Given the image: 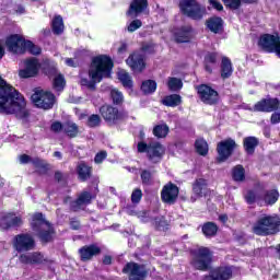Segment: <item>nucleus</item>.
<instances>
[{"label":"nucleus","mask_w":280,"mask_h":280,"mask_svg":"<svg viewBox=\"0 0 280 280\" xmlns=\"http://www.w3.org/2000/svg\"><path fill=\"white\" fill-rule=\"evenodd\" d=\"M190 266L199 272H209L203 280H231L233 279L232 266H219L213 268V250L206 246L190 250Z\"/></svg>","instance_id":"nucleus-1"},{"label":"nucleus","mask_w":280,"mask_h":280,"mask_svg":"<svg viewBox=\"0 0 280 280\" xmlns=\"http://www.w3.org/2000/svg\"><path fill=\"white\" fill-rule=\"evenodd\" d=\"M114 67L115 62L108 55H97L93 57L88 70L90 80L82 78L80 84L88 89V91H97V84H100L102 80L112 78Z\"/></svg>","instance_id":"nucleus-2"},{"label":"nucleus","mask_w":280,"mask_h":280,"mask_svg":"<svg viewBox=\"0 0 280 280\" xmlns=\"http://www.w3.org/2000/svg\"><path fill=\"white\" fill-rule=\"evenodd\" d=\"M255 235L268 237V235H277L280 233L279 214H266L259 218L253 226Z\"/></svg>","instance_id":"nucleus-3"},{"label":"nucleus","mask_w":280,"mask_h":280,"mask_svg":"<svg viewBox=\"0 0 280 280\" xmlns=\"http://www.w3.org/2000/svg\"><path fill=\"white\" fill-rule=\"evenodd\" d=\"M137 151L139 154H147L148 161L150 163H161L163 161V156H165V147L162 145L161 142H145L140 141L137 144Z\"/></svg>","instance_id":"nucleus-4"},{"label":"nucleus","mask_w":280,"mask_h":280,"mask_svg":"<svg viewBox=\"0 0 280 280\" xmlns=\"http://www.w3.org/2000/svg\"><path fill=\"white\" fill-rule=\"evenodd\" d=\"M178 8L182 14L191 21H202L207 14V8L200 4L198 0H180Z\"/></svg>","instance_id":"nucleus-5"},{"label":"nucleus","mask_w":280,"mask_h":280,"mask_svg":"<svg viewBox=\"0 0 280 280\" xmlns=\"http://www.w3.org/2000/svg\"><path fill=\"white\" fill-rule=\"evenodd\" d=\"M258 47L266 54H276L278 58H280V36L279 33L270 34L265 33L261 34L258 38Z\"/></svg>","instance_id":"nucleus-6"},{"label":"nucleus","mask_w":280,"mask_h":280,"mask_svg":"<svg viewBox=\"0 0 280 280\" xmlns=\"http://www.w3.org/2000/svg\"><path fill=\"white\" fill-rule=\"evenodd\" d=\"M121 272L127 275L128 280H147L150 269L144 264L129 261L124 266Z\"/></svg>","instance_id":"nucleus-7"},{"label":"nucleus","mask_w":280,"mask_h":280,"mask_svg":"<svg viewBox=\"0 0 280 280\" xmlns=\"http://www.w3.org/2000/svg\"><path fill=\"white\" fill-rule=\"evenodd\" d=\"M98 113L107 126H117L124 121V112L110 104H104L100 107Z\"/></svg>","instance_id":"nucleus-8"},{"label":"nucleus","mask_w":280,"mask_h":280,"mask_svg":"<svg viewBox=\"0 0 280 280\" xmlns=\"http://www.w3.org/2000/svg\"><path fill=\"white\" fill-rule=\"evenodd\" d=\"M197 95H199L200 102L208 106H217L220 104V93L209 84H199L196 86Z\"/></svg>","instance_id":"nucleus-9"},{"label":"nucleus","mask_w":280,"mask_h":280,"mask_svg":"<svg viewBox=\"0 0 280 280\" xmlns=\"http://www.w3.org/2000/svg\"><path fill=\"white\" fill-rule=\"evenodd\" d=\"M31 100L37 108H43V110H51L54 104H56V95L45 90H36L35 93L32 94Z\"/></svg>","instance_id":"nucleus-10"},{"label":"nucleus","mask_w":280,"mask_h":280,"mask_svg":"<svg viewBox=\"0 0 280 280\" xmlns=\"http://www.w3.org/2000/svg\"><path fill=\"white\" fill-rule=\"evenodd\" d=\"M237 150V142L233 138L221 140L217 143V163H225L229 161L233 153Z\"/></svg>","instance_id":"nucleus-11"},{"label":"nucleus","mask_w":280,"mask_h":280,"mask_svg":"<svg viewBox=\"0 0 280 280\" xmlns=\"http://www.w3.org/2000/svg\"><path fill=\"white\" fill-rule=\"evenodd\" d=\"M13 248L16 253H30L36 248V240L30 233L16 234L12 240Z\"/></svg>","instance_id":"nucleus-12"},{"label":"nucleus","mask_w":280,"mask_h":280,"mask_svg":"<svg viewBox=\"0 0 280 280\" xmlns=\"http://www.w3.org/2000/svg\"><path fill=\"white\" fill-rule=\"evenodd\" d=\"M23 226V218L18 217L14 212H4L0 215V231L19 230Z\"/></svg>","instance_id":"nucleus-13"},{"label":"nucleus","mask_w":280,"mask_h":280,"mask_svg":"<svg viewBox=\"0 0 280 280\" xmlns=\"http://www.w3.org/2000/svg\"><path fill=\"white\" fill-rule=\"evenodd\" d=\"M254 113H277L280 110V101L278 97L267 96L255 103Z\"/></svg>","instance_id":"nucleus-14"},{"label":"nucleus","mask_w":280,"mask_h":280,"mask_svg":"<svg viewBox=\"0 0 280 280\" xmlns=\"http://www.w3.org/2000/svg\"><path fill=\"white\" fill-rule=\"evenodd\" d=\"M126 63L133 73H143L145 71V56L139 51H133L126 59Z\"/></svg>","instance_id":"nucleus-15"},{"label":"nucleus","mask_w":280,"mask_h":280,"mask_svg":"<svg viewBox=\"0 0 280 280\" xmlns=\"http://www.w3.org/2000/svg\"><path fill=\"white\" fill-rule=\"evenodd\" d=\"M178 194H180L178 186L170 182L164 185L161 190V200L165 202V205H175L176 200H178Z\"/></svg>","instance_id":"nucleus-16"},{"label":"nucleus","mask_w":280,"mask_h":280,"mask_svg":"<svg viewBox=\"0 0 280 280\" xmlns=\"http://www.w3.org/2000/svg\"><path fill=\"white\" fill-rule=\"evenodd\" d=\"M80 261H93L94 257L102 255V247L97 246L96 244L84 245L78 250Z\"/></svg>","instance_id":"nucleus-17"},{"label":"nucleus","mask_w":280,"mask_h":280,"mask_svg":"<svg viewBox=\"0 0 280 280\" xmlns=\"http://www.w3.org/2000/svg\"><path fill=\"white\" fill-rule=\"evenodd\" d=\"M5 43L9 51H12V54H23L27 39L19 34H13L7 38Z\"/></svg>","instance_id":"nucleus-18"},{"label":"nucleus","mask_w":280,"mask_h":280,"mask_svg":"<svg viewBox=\"0 0 280 280\" xmlns=\"http://www.w3.org/2000/svg\"><path fill=\"white\" fill-rule=\"evenodd\" d=\"M19 261L25 266H40L43 264H47V259H45V256L40 252L21 254L19 256Z\"/></svg>","instance_id":"nucleus-19"},{"label":"nucleus","mask_w":280,"mask_h":280,"mask_svg":"<svg viewBox=\"0 0 280 280\" xmlns=\"http://www.w3.org/2000/svg\"><path fill=\"white\" fill-rule=\"evenodd\" d=\"M47 229H40L36 233L37 240H39L42 246H47V244H54L56 241V229L50 223V225H46Z\"/></svg>","instance_id":"nucleus-20"},{"label":"nucleus","mask_w":280,"mask_h":280,"mask_svg":"<svg viewBox=\"0 0 280 280\" xmlns=\"http://www.w3.org/2000/svg\"><path fill=\"white\" fill-rule=\"evenodd\" d=\"M148 0H131L126 14L132 19H137V16H141L148 10Z\"/></svg>","instance_id":"nucleus-21"},{"label":"nucleus","mask_w":280,"mask_h":280,"mask_svg":"<svg viewBox=\"0 0 280 280\" xmlns=\"http://www.w3.org/2000/svg\"><path fill=\"white\" fill-rule=\"evenodd\" d=\"M218 65H220V55L218 51H208L203 57V69L206 73L211 75L213 69H218Z\"/></svg>","instance_id":"nucleus-22"},{"label":"nucleus","mask_w":280,"mask_h":280,"mask_svg":"<svg viewBox=\"0 0 280 280\" xmlns=\"http://www.w3.org/2000/svg\"><path fill=\"white\" fill-rule=\"evenodd\" d=\"M92 200L93 196L91 195V192L82 191L75 200H72L70 202V211H73V213H78V211H81L84 205H91Z\"/></svg>","instance_id":"nucleus-23"},{"label":"nucleus","mask_w":280,"mask_h":280,"mask_svg":"<svg viewBox=\"0 0 280 280\" xmlns=\"http://www.w3.org/2000/svg\"><path fill=\"white\" fill-rule=\"evenodd\" d=\"M38 59L36 58H30L25 61V69L20 70V78H35V75H38Z\"/></svg>","instance_id":"nucleus-24"},{"label":"nucleus","mask_w":280,"mask_h":280,"mask_svg":"<svg viewBox=\"0 0 280 280\" xmlns=\"http://www.w3.org/2000/svg\"><path fill=\"white\" fill-rule=\"evenodd\" d=\"M194 32V27L189 25H184L175 30L174 32V40L177 44L190 43L191 42V33Z\"/></svg>","instance_id":"nucleus-25"},{"label":"nucleus","mask_w":280,"mask_h":280,"mask_svg":"<svg viewBox=\"0 0 280 280\" xmlns=\"http://www.w3.org/2000/svg\"><path fill=\"white\" fill-rule=\"evenodd\" d=\"M192 194L196 198H205L209 196V182L205 178H197L192 183Z\"/></svg>","instance_id":"nucleus-26"},{"label":"nucleus","mask_w":280,"mask_h":280,"mask_svg":"<svg viewBox=\"0 0 280 280\" xmlns=\"http://www.w3.org/2000/svg\"><path fill=\"white\" fill-rule=\"evenodd\" d=\"M51 222L47 221L43 212H35L32 214L30 220V226L34 233L40 231L43 226H50Z\"/></svg>","instance_id":"nucleus-27"},{"label":"nucleus","mask_w":280,"mask_h":280,"mask_svg":"<svg viewBox=\"0 0 280 280\" xmlns=\"http://www.w3.org/2000/svg\"><path fill=\"white\" fill-rule=\"evenodd\" d=\"M206 27L212 34H222L224 32V20L218 15L211 16L206 21Z\"/></svg>","instance_id":"nucleus-28"},{"label":"nucleus","mask_w":280,"mask_h":280,"mask_svg":"<svg viewBox=\"0 0 280 280\" xmlns=\"http://www.w3.org/2000/svg\"><path fill=\"white\" fill-rule=\"evenodd\" d=\"M280 194L279 189L277 188H271L267 189L262 192V196L259 198L262 200L265 207H275L277 202H279Z\"/></svg>","instance_id":"nucleus-29"},{"label":"nucleus","mask_w":280,"mask_h":280,"mask_svg":"<svg viewBox=\"0 0 280 280\" xmlns=\"http://www.w3.org/2000/svg\"><path fill=\"white\" fill-rule=\"evenodd\" d=\"M77 174L81 183H86L93 176V166H90L86 162H80L77 166Z\"/></svg>","instance_id":"nucleus-30"},{"label":"nucleus","mask_w":280,"mask_h":280,"mask_svg":"<svg viewBox=\"0 0 280 280\" xmlns=\"http://www.w3.org/2000/svg\"><path fill=\"white\" fill-rule=\"evenodd\" d=\"M33 166L35 167V173L38 174V176H47L51 170V164L40 158H34Z\"/></svg>","instance_id":"nucleus-31"},{"label":"nucleus","mask_w":280,"mask_h":280,"mask_svg":"<svg viewBox=\"0 0 280 280\" xmlns=\"http://www.w3.org/2000/svg\"><path fill=\"white\" fill-rule=\"evenodd\" d=\"M259 145V139L255 136H248L243 139V148L248 156H253L255 154V150Z\"/></svg>","instance_id":"nucleus-32"},{"label":"nucleus","mask_w":280,"mask_h":280,"mask_svg":"<svg viewBox=\"0 0 280 280\" xmlns=\"http://www.w3.org/2000/svg\"><path fill=\"white\" fill-rule=\"evenodd\" d=\"M218 231H220V228L218 226V223L213 221H207L201 225L202 235L207 238L215 237Z\"/></svg>","instance_id":"nucleus-33"},{"label":"nucleus","mask_w":280,"mask_h":280,"mask_svg":"<svg viewBox=\"0 0 280 280\" xmlns=\"http://www.w3.org/2000/svg\"><path fill=\"white\" fill-rule=\"evenodd\" d=\"M161 103L168 108H176V106L183 104V96H180V94H170L164 96Z\"/></svg>","instance_id":"nucleus-34"},{"label":"nucleus","mask_w":280,"mask_h":280,"mask_svg":"<svg viewBox=\"0 0 280 280\" xmlns=\"http://www.w3.org/2000/svg\"><path fill=\"white\" fill-rule=\"evenodd\" d=\"M63 133L66 137H69V139H75L80 135V127L78 124L67 120L63 122Z\"/></svg>","instance_id":"nucleus-35"},{"label":"nucleus","mask_w":280,"mask_h":280,"mask_svg":"<svg viewBox=\"0 0 280 280\" xmlns=\"http://www.w3.org/2000/svg\"><path fill=\"white\" fill-rule=\"evenodd\" d=\"M233 75V63L229 57H223L221 61V78L222 80H229Z\"/></svg>","instance_id":"nucleus-36"},{"label":"nucleus","mask_w":280,"mask_h":280,"mask_svg":"<svg viewBox=\"0 0 280 280\" xmlns=\"http://www.w3.org/2000/svg\"><path fill=\"white\" fill-rule=\"evenodd\" d=\"M232 180L234 183H244L246 180V168L244 165L237 164L232 168Z\"/></svg>","instance_id":"nucleus-37"},{"label":"nucleus","mask_w":280,"mask_h":280,"mask_svg":"<svg viewBox=\"0 0 280 280\" xmlns=\"http://www.w3.org/2000/svg\"><path fill=\"white\" fill-rule=\"evenodd\" d=\"M23 54H31V56H40L43 54V48H40V46L34 44V42L26 39V42H24V52Z\"/></svg>","instance_id":"nucleus-38"},{"label":"nucleus","mask_w":280,"mask_h":280,"mask_svg":"<svg viewBox=\"0 0 280 280\" xmlns=\"http://www.w3.org/2000/svg\"><path fill=\"white\" fill-rule=\"evenodd\" d=\"M195 150L199 156H207L209 154V143L203 138H199L195 141Z\"/></svg>","instance_id":"nucleus-39"},{"label":"nucleus","mask_w":280,"mask_h":280,"mask_svg":"<svg viewBox=\"0 0 280 280\" xmlns=\"http://www.w3.org/2000/svg\"><path fill=\"white\" fill-rule=\"evenodd\" d=\"M51 30H52V34H56L57 36H60V34L65 32V22L62 20V15H56L52 19Z\"/></svg>","instance_id":"nucleus-40"},{"label":"nucleus","mask_w":280,"mask_h":280,"mask_svg":"<svg viewBox=\"0 0 280 280\" xmlns=\"http://www.w3.org/2000/svg\"><path fill=\"white\" fill-rule=\"evenodd\" d=\"M156 81L149 79L142 82L140 89L144 95H152V93H156Z\"/></svg>","instance_id":"nucleus-41"},{"label":"nucleus","mask_w":280,"mask_h":280,"mask_svg":"<svg viewBox=\"0 0 280 280\" xmlns=\"http://www.w3.org/2000/svg\"><path fill=\"white\" fill-rule=\"evenodd\" d=\"M118 80L122 84L124 89H127L128 91H132V89H135V82L132 81V77H130V73H119Z\"/></svg>","instance_id":"nucleus-42"},{"label":"nucleus","mask_w":280,"mask_h":280,"mask_svg":"<svg viewBox=\"0 0 280 280\" xmlns=\"http://www.w3.org/2000/svg\"><path fill=\"white\" fill-rule=\"evenodd\" d=\"M66 86H67V80H65V75H62L61 73L57 74L52 80V89L57 93H62Z\"/></svg>","instance_id":"nucleus-43"},{"label":"nucleus","mask_w":280,"mask_h":280,"mask_svg":"<svg viewBox=\"0 0 280 280\" xmlns=\"http://www.w3.org/2000/svg\"><path fill=\"white\" fill-rule=\"evenodd\" d=\"M153 135L156 137V139H165V137L170 135V126L166 124L154 126Z\"/></svg>","instance_id":"nucleus-44"},{"label":"nucleus","mask_w":280,"mask_h":280,"mask_svg":"<svg viewBox=\"0 0 280 280\" xmlns=\"http://www.w3.org/2000/svg\"><path fill=\"white\" fill-rule=\"evenodd\" d=\"M167 88L173 92L180 91V89H183V80L176 77H170Z\"/></svg>","instance_id":"nucleus-45"},{"label":"nucleus","mask_w":280,"mask_h":280,"mask_svg":"<svg viewBox=\"0 0 280 280\" xmlns=\"http://www.w3.org/2000/svg\"><path fill=\"white\" fill-rule=\"evenodd\" d=\"M110 100L114 106H121L124 104V93L119 92L117 89L110 91Z\"/></svg>","instance_id":"nucleus-46"},{"label":"nucleus","mask_w":280,"mask_h":280,"mask_svg":"<svg viewBox=\"0 0 280 280\" xmlns=\"http://www.w3.org/2000/svg\"><path fill=\"white\" fill-rule=\"evenodd\" d=\"M140 178L144 187H150V185L154 183V177L152 176V172H150L149 170H142L140 173Z\"/></svg>","instance_id":"nucleus-47"},{"label":"nucleus","mask_w":280,"mask_h":280,"mask_svg":"<svg viewBox=\"0 0 280 280\" xmlns=\"http://www.w3.org/2000/svg\"><path fill=\"white\" fill-rule=\"evenodd\" d=\"M102 126V117L97 114H92L89 116L88 121H86V127L88 128H97Z\"/></svg>","instance_id":"nucleus-48"},{"label":"nucleus","mask_w":280,"mask_h":280,"mask_svg":"<svg viewBox=\"0 0 280 280\" xmlns=\"http://www.w3.org/2000/svg\"><path fill=\"white\" fill-rule=\"evenodd\" d=\"M43 73L48 78H56L58 75V68L54 65L46 63L43 67Z\"/></svg>","instance_id":"nucleus-49"},{"label":"nucleus","mask_w":280,"mask_h":280,"mask_svg":"<svg viewBox=\"0 0 280 280\" xmlns=\"http://www.w3.org/2000/svg\"><path fill=\"white\" fill-rule=\"evenodd\" d=\"M244 200L247 205H255L258 200L257 191H255V189H248L244 195Z\"/></svg>","instance_id":"nucleus-50"},{"label":"nucleus","mask_w":280,"mask_h":280,"mask_svg":"<svg viewBox=\"0 0 280 280\" xmlns=\"http://www.w3.org/2000/svg\"><path fill=\"white\" fill-rule=\"evenodd\" d=\"M228 10H240L242 0H221Z\"/></svg>","instance_id":"nucleus-51"},{"label":"nucleus","mask_w":280,"mask_h":280,"mask_svg":"<svg viewBox=\"0 0 280 280\" xmlns=\"http://www.w3.org/2000/svg\"><path fill=\"white\" fill-rule=\"evenodd\" d=\"M140 27H143V22L139 19H136L128 24L127 31L129 34H132L133 32H137V30H140Z\"/></svg>","instance_id":"nucleus-52"},{"label":"nucleus","mask_w":280,"mask_h":280,"mask_svg":"<svg viewBox=\"0 0 280 280\" xmlns=\"http://www.w3.org/2000/svg\"><path fill=\"white\" fill-rule=\"evenodd\" d=\"M141 198H143V191L141 190V188L133 189L131 194L132 205H139V202H141Z\"/></svg>","instance_id":"nucleus-53"},{"label":"nucleus","mask_w":280,"mask_h":280,"mask_svg":"<svg viewBox=\"0 0 280 280\" xmlns=\"http://www.w3.org/2000/svg\"><path fill=\"white\" fill-rule=\"evenodd\" d=\"M170 224L165 218L155 219V229L156 231H167Z\"/></svg>","instance_id":"nucleus-54"},{"label":"nucleus","mask_w":280,"mask_h":280,"mask_svg":"<svg viewBox=\"0 0 280 280\" xmlns=\"http://www.w3.org/2000/svg\"><path fill=\"white\" fill-rule=\"evenodd\" d=\"M50 130L51 132H55L56 135L60 133V132H65V122L62 124L61 121H54L50 125Z\"/></svg>","instance_id":"nucleus-55"},{"label":"nucleus","mask_w":280,"mask_h":280,"mask_svg":"<svg viewBox=\"0 0 280 280\" xmlns=\"http://www.w3.org/2000/svg\"><path fill=\"white\" fill-rule=\"evenodd\" d=\"M19 161H20L21 165H27V163H32V165H34V158H32L25 153H23L19 156Z\"/></svg>","instance_id":"nucleus-56"},{"label":"nucleus","mask_w":280,"mask_h":280,"mask_svg":"<svg viewBox=\"0 0 280 280\" xmlns=\"http://www.w3.org/2000/svg\"><path fill=\"white\" fill-rule=\"evenodd\" d=\"M54 178L56 183H67V174L62 173L61 171H55Z\"/></svg>","instance_id":"nucleus-57"},{"label":"nucleus","mask_w":280,"mask_h":280,"mask_svg":"<svg viewBox=\"0 0 280 280\" xmlns=\"http://www.w3.org/2000/svg\"><path fill=\"white\" fill-rule=\"evenodd\" d=\"M140 49L141 51H143V54H156V50L154 49V44H143Z\"/></svg>","instance_id":"nucleus-58"},{"label":"nucleus","mask_w":280,"mask_h":280,"mask_svg":"<svg viewBox=\"0 0 280 280\" xmlns=\"http://www.w3.org/2000/svg\"><path fill=\"white\" fill-rule=\"evenodd\" d=\"M69 224L72 231H80V229H82V224L80 223V220H78V218H71Z\"/></svg>","instance_id":"nucleus-59"},{"label":"nucleus","mask_w":280,"mask_h":280,"mask_svg":"<svg viewBox=\"0 0 280 280\" xmlns=\"http://www.w3.org/2000/svg\"><path fill=\"white\" fill-rule=\"evenodd\" d=\"M107 156L108 153H106V151H100L94 158V163H104V160H106Z\"/></svg>","instance_id":"nucleus-60"},{"label":"nucleus","mask_w":280,"mask_h":280,"mask_svg":"<svg viewBox=\"0 0 280 280\" xmlns=\"http://www.w3.org/2000/svg\"><path fill=\"white\" fill-rule=\"evenodd\" d=\"M208 2L212 5L213 10L218 12H222L224 10V5L219 0H208Z\"/></svg>","instance_id":"nucleus-61"},{"label":"nucleus","mask_w":280,"mask_h":280,"mask_svg":"<svg viewBox=\"0 0 280 280\" xmlns=\"http://www.w3.org/2000/svg\"><path fill=\"white\" fill-rule=\"evenodd\" d=\"M270 121L272 125L280 124V112L279 113L275 112L270 117Z\"/></svg>","instance_id":"nucleus-62"},{"label":"nucleus","mask_w":280,"mask_h":280,"mask_svg":"<svg viewBox=\"0 0 280 280\" xmlns=\"http://www.w3.org/2000/svg\"><path fill=\"white\" fill-rule=\"evenodd\" d=\"M102 264H103V266H112L113 265V256H110V255L103 256Z\"/></svg>","instance_id":"nucleus-63"},{"label":"nucleus","mask_w":280,"mask_h":280,"mask_svg":"<svg viewBox=\"0 0 280 280\" xmlns=\"http://www.w3.org/2000/svg\"><path fill=\"white\" fill-rule=\"evenodd\" d=\"M66 65H67V67L75 68V67H78V61L73 60V58H67Z\"/></svg>","instance_id":"nucleus-64"}]
</instances>
